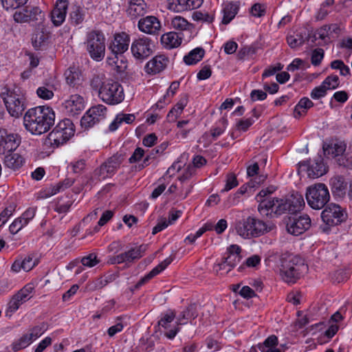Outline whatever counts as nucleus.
Listing matches in <instances>:
<instances>
[{
	"label": "nucleus",
	"instance_id": "nucleus-1",
	"mask_svg": "<svg viewBox=\"0 0 352 352\" xmlns=\"http://www.w3.org/2000/svg\"><path fill=\"white\" fill-rule=\"evenodd\" d=\"M55 113L48 106H38L28 109L23 116V124L33 135H41L54 125Z\"/></svg>",
	"mask_w": 352,
	"mask_h": 352
},
{
	"label": "nucleus",
	"instance_id": "nucleus-2",
	"mask_svg": "<svg viewBox=\"0 0 352 352\" xmlns=\"http://www.w3.org/2000/svg\"><path fill=\"white\" fill-rule=\"evenodd\" d=\"M91 85L98 91L99 98L107 104H117L124 98L122 87L118 82L107 78L102 74L95 75L91 79Z\"/></svg>",
	"mask_w": 352,
	"mask_h": 352
},
{
	"label": "nucleus",
	"instance_id": "nucleus-3",
	"mask_svg": "<svg viewBox=\"0 0 352 352\" xmlns=\"http://www.w3.org/2000/svg\"><path fill=\"white\" fill-rule=\"evenodd\" d=\"M274 223H267L254 217L249 216L236 223V233L243 239L258 237L273 230Z\"/></svg>",
	"mask_w": 352,
	"mask_h": 352
},
{
	"label": "nucleus",
	"instance_id": "nucleus-4",
	"mask_svg": "<svg viewBox=\"0 0 352 352\" xmlns=\"http://www.w3.org/2000/svg\"><path fill=\"white\" fill-rule=\"evenodd\" d=\"M9 114L19 118L26 108V98L23 90L17 86L6 87L0 94Z\"/></svg>",
	"mask_w": 352,
	"mask_h": 352
},
{
	"label": "nucleus",
	"instance_id": "nucleus-5",
	"mask_svg": "<svg viewBox=\"0 0 352 352\" xmlns=\"http://www.w3.org/2000/svg\"><path fill=\"white\" fill-rule=\"evenodd\" d=\"M90 57L96 61H101L105 56V37L100 30L87 32L85 42Z\"/></svg>",
	"mask_w": 352,
	"mask_h": 352
},
{
	"label": "nucleus",
	"instance_id": "nucleus-6",
	"mask_svg": "<svg viewBox=\"0 0 352 352\" xmlns=\"http://www.w3.org/2000/svg\"><path fill=\"white\" fill-rule=\"evenodd\" d=\"M305 266L300 257L289 255L281 261L280 276L287 283H294L300 278V271Z\"/></svg>",
	"mask_w": 352,
	"mask_h": 352
},
{
	"label": "nucleus",
	"instance_id": "nucleus-7",
	"mask_svg": "<svg viewBox=\"0 0 352 352\" xmlns=\"http://www.w3.org/2000/svg\"><path fill=\"white\" fill-rule=\"evenodd\" d=\"M306 199L311 208L314 210L323 208L330 199L327 186L322 183L309 186L306 191Z\"/></svg>",
	"mask_w": 352,
	"mask_h": 352
},
{
	"label": "nucleus",
	"instance_id": "nucleus-8",
	"mask_svg": "<svg viewBox=\"0 0 352 352\" xmlns=\"http://www.w3.org/2000/svg\"><path fill=\"white\" fill-rule=\"evenodd\" d=\"M75 133L73 122L69 119L60 121L48 135V142L50 144L58 146L63 144L71 138Z\"/></svg>",
	"mask_w": 352,
	"mask_h": 352
},
{
	"label": "nucleus",
	"instance_id": "nucleus-9",
	"mask_svg": "<svg viewBox=\"0 0 352 352\" xmlns=\"http://www.w3.org/2000/svg\"><path fill=\"white\" fill-rule=\"evenodd\" d=\"M154 41L148 37L142 36L135 39L131 45L133 56L138 60L143 61L153 54Z\"/></svg>",
	"mask_w": 352,
	"mask_h": 352
},
{
	"label": "nucleus",
	"instance_id": "nucleus-10",
	"mask_svg": "<svg viewBox=\"0 0 352 352\" xmlns=\"http://www.w3.org/2000/svg\"><path fill=\"white\" fill-rule=\"evenodd\" d=\"M321 218L326 225L335 226L344 221L347 218V214L340 206L331 203L322 212Z\"/></svg>",
	"mask_w": 352,
	"mask_h": 352
},
{
	"label": "nucleus",
	"instance_id": "nucleus-11",
	"mask_svg": "<svg viewBox=\"0 0 352 352\" xmlns=\"http://www.w3.org/2000/svg\"><path fill=\"white\" fill-rule=\"evenodd\" d=\"M107 107L102 104L91 107L80 120L82 126L89 128L104 120L107 116Z\"/></svg>",
	"mask_w": 352,
	"mask_h": 352
},
{
	"label": "nucleus",
	"instance_id": "nucleus-12",
	"mask_svg": "<svg viewBox=\"0 0 352 352\" xmlns=\"http://www.w3.org/2000/svg\"><path fill=\"white\" fill-rule=\"evenodd\" d=\"M146 250V245H140L131 248L128 251L113 256L109 258L111 264H121L123 263H132L143 256Z\"/></svg>",
	"mask_w": 352,
	"mask_h": 352
},
{
	"label": "nucleus",
	"instance_id": "nucleus-13",
	"mask_svg": "<svg viewBox=\"0 0 352 352\" xmlns=\"http://www.w3.org/2000/svg\"><path fill=\"white\" fill-rule=\"evenodd\" d=\"M311 226V219L307 214L289 217L286 223L288 233L299 236L307 230Z\"/></svg>",
	"mask_w": 352,
	"mask_h": 352
},
{
	"label": "nucleus",
	"instance_id": "nucleus-14",
	"mask_svg": "<svg viewBox=\"0 0 352 352\" xmlns=\"http://www.w3.org/2000/svg\"><path fill=\"white\" fill-rule=\"evenodd\" d=\"M258 201L260 202L258 210L261 215L272 217L273 214H281L280 199L266 197L263 199H258Z\"/></svg>",
	"mask_w": 352,
	"mask_h": 352
},
{
	"label": "nucleus",
	"instance_id": "nucleus-15",
	"mask_svg": "<svg viewBox=\"0 0 352 352\" xmlns=\"http://www.w3.org/2000/svg\"><path fill=\"white\" fill-rule=\"evenodd\" d=\"M197 306L195 304L190 305L186 310L182 311L177 318V325L168 330L165 336L169 339H173L179 330V325L185 324L186 320L195 319L197 317Z\"/></svg>",
	"mask_w": 352,
	"mask_h": 352
},
{
	"label": "nucleus",
	"instance_id": "nucleus-16",
	"mask_svg": "<svg viewBox=\"0 0 352 352\" xmlns=\"http://www.w3.org/2000/svg\"><path fill=\"white\" fill-rule=\"evenodd\" d=\"M281 214L285 212L295 213L300 211L305 205L302 195L299 194L291 195L290 196L280 199Z\"/></svg>",
	"mask_w": 352,
	"mask_h": 352
},
{
	"label": "nucleus",
	"instance_id": "nucleus-17",
	"mask_svg": "<svg viewBox=\"0 0 352 352\" xmlns=\"http://www.w3.org/2000/svg\"><path fill=\"white\" fill-rule=\"evenodd\" d=\"M299 164L300 167H306L307 175L311 178L321 177L327 171L321 156H317L312 162L304 161L300 162Z\"/></svg>",
	"mask_w": 352,
	"mask_h": 352
},
{
	"label": "nucleus",
	"instance_id": "nucleus-18",
	"mask_svg": "<svg viewBox=\"0 0 352 352\" xmlns=\"http://www.w3.org/2000/svg\"><path fill=\"white\" fill-rule=\"evenodd\" d=\"M170 63V59L166 54H160L155 56L148 61L144 67L145 72L155 75L164 71Z\"/></svg>",
	"mask_w": 352,
	"mask_h": 352
},
{
	"label": "nucleus",
	"instance_id": "nucleus-19",
	"mask_svg": "<svg viewBox=\"0 0 352 352\" xmlns=\"http://www.w3.org/2000/svg\"><path fill=\"white\" fill-rule=\"evenodd\" d=\"M121 163L122 160L120 156L114 155L109 158L107 162L100 166L99 170H97L99 179H104L113 175L120 167Z\"/></svg>",
	"mask_w": 352,
	"mask_h": 352
},
{
	"label": "nucleus",
	"instance_id": "nucleus-20",
	"mask_svg": "<svg viewBox=\"0 0 352 352\" xmlns=\"http://www.w3.org/2000/svg\"><path fill=\"white\" fill-rule=\"evenodd\" d=\"M139 30L148 34H157L161 29L160 20L154 16H147L140 19L138 24Z\"/></svg>",
	"mask_w": 352,
	"mask_h": 352
},
{
	"label": "nucleus",
	"instance_id": "nucleus-21",
	"mask_svg": "<svg viewBox=\"0 0 352 352\" xmlns=\"http://www.w3.org/2000/svg\"><path fill=\"white\" fill-rule=\"evenodd\" d=\"M129 42L130 37L126 33L116 34L109 46V49L116 56L122 54L129 49Z\"/></svg>",
	"mask_w": 352,
	"mask_h": 352
},
{
	"label": "nucleus",
	"instance_id": "nucleus-22",
	"mask_svg": "<svg viewBox=\"0 0 352 352\" xmlns=\"http://www.w3.org/2000/svg\"><path fill=\"white\" fill-rule=\"evenodd\" d=\"M195 174V169L194 168L193 166H191V164H188L187 167L184 169L182 175L178 177L181 188L179 197L182 199H185L191 191L192 186L188 181Z\"/></svg>",
	"mask_w": 352,
	"mask_h": 352
},
{
	"label": "nucleus",
	"instance_id": "nucleus-23",
	"mask_svg": "<svg viewBox=\"0 0 352 352\" xmlns=\"http://www.w3.org/2000/svg\"><path fill=\"white\" fill-rule=\"evenodd\" d=\"M67 112L72 116L80 113L85 109V102L82 96L74 94L65 100L63 104Z\"/></svg>",
	"mask_w": 352,
	"mask_h": 352
},
{
	"label": "nucleus",
	"instance_id": "nucleus-24",
	"mask_svg": "<svg viewBox=\"0 0 352 352\" xmlns=\"http://www.w3.org/2000/svg\"><path fill=\"white\" fill-rule=\"evenodd\" d=\"M68 8L67 0L58 1L51 12V21L52 23L58 27L65 21Z\"/></svg>",
	"mask_w": 352,
	"mask_h": 352
},
{
	"label": "nucleus",
	"instance_id": "nucleus-25",
	"mask_svg": "<svg viewBox=\"0 0 352 352\" xmlns=\"http://www.w3.org/2000/svg\"><path fill=\"white\" fill-rule=\"evenodd\" d=\"M146 11L147 6L144 0H131L126 9V13L131 19L142 16Z\"/></svg>",
	"mask_w": 352,
	"mask_h": 352
},
{
	"label": "nucleus",
	"instance_id": "nucleus-26",
	"mask_svg": "<svg viewBox=\"0 0 352 352\" xmlns=\"http://www.w3.org/2000/svg\"><path fill=\"white\" fill-rule=\"evenodd\" d=\"M241 248L237 245H232L228 248V256L225 258L226 262L228 264V270L227 272H230L232 268L238 264L241 259Z\"/></svg>",
	"mask_w": 352,
	"mask_h": 352
},
{
	"label": "nucleus",
	"instance_id": "nucleus-27",
	"mask_svg": "<svg viewBox=\"0 0 352 352\" xmlns=\"http://www.w3.org/2000/svg\"><path fill=\"white\" fill-rule=\"evenodd\" d=\"M161 43L164 47L173 49L181 45L182 38L175 32H169L162 36Z\"/></svg>",
	"mask_w": 352,
	"mask_h": 352
},
{
	"label": "nucleus",
	"instance_id": "nucleus-28",
	"mask_svg": "<svg viewBox=\"0 0 352 352\" xmlns=\"http://www.w3.org/2000/svg\"><path fill=\"white\" fill-rule=\"evenodd\" d=\"M21 138L17 134L7 133L4 135L3 143H1V148L8 153L14 151L20 144Z\"/></svg>",
	"mask_w": 352,
	"mask_h": 352
},
{
	"label": "nucleus",
	"instance_id": "nucleus-29",
	"mask_svg": "<svg viewBox=\"0 0 352 352\" xmlns=\"http://www.w3.org/2000/svg\"><path fill=\"white\" fill-rule=\"evenodd\" d=\"M3 162L6 167L16 170L23 166L24 163V158L19 153H8L5 155Z\"/></svg>",
	"mask_w": 352,
	"mask_h": 352
},
{
	"label": "nucleus",
	"instance_id": "nucleus-30",
	"mask_svg": "<svg viewBox=\"0 0 352 352\" xmlns=\"http://www.w3.org/2000/svg\"><path fill=\"white\" fill-rule=\"evenodd\" d=\"M171 29L178 32L190 31L192 28V25L186 19L180 16H175L170 19L169 23Z\"/></svg>",
	"mask_w": 352,
	"mask_h": 352
},
{
	"label": "nucleus",
	"instance_id": "nucleus-31",
	"mask_svg": "<svg viewBox=\"0 0 352 352\" xmlns=\"http://www.w3.org/2000/svg\"><path fill=\"white\" fill-rule=\"evenodd\" d=\"M346 145L344 142H337L323 147L324 153L333 157L342 155L346 151Z\"/></svg>",
	"mask_w": 352,
	"mask_h": 352
},
{
	"label": "nucleus",
	"instance_id": "nucleus-32",
	"mask_svg": "<svg viewBox=\"0 0 352 352\" xmlns=\"http://www.w3.org/2000/svg\"><path fill=\"white\" fill-rule=\"evenodd\" d=\"M205 51L202 47H196L184 57V62L188 65H195L204 57Z\"/></svg>",
	"mask_w": 352,
	"mask_h": 352
},
{
	"label": "nucleus",
	"instance_id": "nucleus-33",
	"mask_svg": "<svg viewBox=\"0 0 352 352\" xmlns=\"http://www.w3.org/2000/svg\"><path fill=\"white\" fill-rule=\"evenodd\" d=\"M314 106L313 102L308 98H302L294 108V117L299 118L307 113L309 109Z\"/></svg>",
	"mask_w": 352,
	"mask_h": 352
},
{
	"label": "nucleus",
	"instance_id": "nucleus-34",
	"mask_svg": "<svg viewBox=\"0 0 352 352\" xmlns=\"http://www.w3.org/2000/svg\"><path fill=\"white\" fill-rule=\"evenodd\" d=\"M135 119L134 114L119 113L116 116L115 120L110 124L109 130L116 131L122 122L131 124Z\"/></svg>",
	"mask_w": 352,
	"mask_h": 352
},
{
	"label": "nucleus",
	"instance_id": "nucleus-35",
	"mask_svg": "<svg viewBox=\"0 0 352 352\" xmlns=\"http://www.w3.org/2000/svg\"><path fill=\"white\" fill-rule=\"evenodd\" d=\"M239 7L233 3H229L226 5L223 8V16L222 23L223 24H228L236 16L238 12Z\"/></svg>",
	"mask_w": 352,
	"mask_h": 352
},
{
	"label": "nucleus",
	"instance_id": "nucleus-36",
	"mask_svg": "<svg viewBox=\"0 0 352 352\" xmlns=\"http://www.w3.org/2000/svg\"><path fill=\"white\" fill-rule=\"evenodd\" d=\"M187 104L188 99L186 97L181 98L179 101L175 105V107H173L169 111L167 118L172 119L173 120H176L181 115Z\"/></svg>",
	"mask_w": 352,
	"mask_h": 352
},
{
	"label": "nucleus",
	"instance_id": "nucleus-37",
	"mask_svg": "<svg viewBox=\"0 0 352 352\" xmlns=\"http://www.w3.org/2000/svg\"><path fill=\"white\" fill-rule=\"evenodd\" d=\"M55 89L54 85L45 84L36 89V94L41 99L50 100L54 96V91Z\"/></svg>",
	"mask_w": 352,
	"mask_h": 352
},
{
	"label": "nucleus",
	"instance_id": "nucleus-38",
	"mask_svg": "<svg viewBox=\"0 0 352 352\" xmlns=\"http://www.w3.org/2000/svg\"><path fill=\"white\" fill-rule=\"evenodd\" d=\"M179 87V82L177 81L173 82L169 88L167 89V91L166 94L164 96L163 98L160 99L156 104L157 107L162 108L163 107V103H168L169 102V100H168V98L173 97L174 94H175L176 91L178 89Z\"/></svg>",
	"mask_w": 352,
	"mask_h": 352
},
{
	"label": "nucleus",
	"instance_id": "nucleus-39",
	"mask_svg": "<svg viewBox=\"0 0 352 352\" xmlns=\"http://www.w3.org/2000/svg\"><path fill=\"white\" fill-rule=\"evenodd\" d=\"M287 41L289 47L294 49L301 46L305 42V38L302 33L293 32L287 36Z\"/></svg>",
	"mask_w": 352,
	"mask_h": 352
},
{
	"label": "nucleus",
	"instance_id": "nucleus-40",
	"mask_svg": "<svg viewBox=\"0 0 352 352\" xmlns=\"http://www.w3.org/2000/svg\"><path fill=\"white\" fill-rule=\"evenodd\" d=\"M66 82L68 85L74 86L76 85L80 77V72L75 67H71L65 72Z\"/></svg>",
	"mask_w": 352,
	"mask_h": 352
},
{
	"label": "nucleus",
	"instance_id": "nucleus-41",
	"mask_svg": "<svg viewBox=\"0 0 352 352\" xmlns=\"http://www.w3.org/2000/svg\"><path fill=\"white\" fill-rule=\"evenodd\" d=\"M48 38V35L43 31H38L33 36L32 45L36 50H40L45 45Z\"/></svg>",
	"mask_w": 352,
	"mask_h": 352
},
{
	"label": "nucleus",
	"instance_id": "nucleus-42",
	"mask_svg": "<svg viewBox=\"0 0 352 352\" xmlns=\"http://www.w3.org/2000/svg\"><path fill=\"white\" fill-rule=\"evenodd\" d=\"M33 289V286L30 284H28L14 294V296L24 303L31 298Z\"/></svg>",
	"mask_w": 352,
	"mask_h": 352
},
{
	"label": "nucleus",
	"instance_id": "nucleus-43",
	"mask_svg": "<svg viewBox=\"0 0 352 352\" xmlns=\"http://www.w3.org/2000/svg\"><path fill=\"white\" fill-rule=\"evenodd\" d=\"M113 216V212L111 210H106L104 211L100 220L98 222V226H96L94 228L93 231L87 230V234H93L99 231V227L103 226L105 225Z\"/></svg>",
	"mask_w": 352,
	"mask_h": 352
},
{
	"label": "nucleus",
	"instance_id": "nucleus-44",
	"mask_svg": "<svg viewBox=\"0 0 352 352\" xmlns=\"http://www.w3.org/2000/svg\"><path fill=\"white\" fill-rule=\"evenodd\" d=\"M194 21L212 23L214 20V13L203 11H195L192 16Z\"/></svg>",
	"mask_w": 352,
	"mask_h": 352
},
{
	"label": "nucleus",
	"instance_id": "nucleus-45",
	"mask_svg": "<svg viewBox=\"0 0 352 352\" xmlns=\"http://www.w3.org/2000/svg\"><path fill=\"white\" fill-rule=\"evenodd\" d=\"M168 8L170 10L177 12L190 10V6H188V0H173L172 2L169 3Z\"/></svg>",
	"mask_w": 352,
	"mask_h": 352
},
{
	"label": "nucleus",
	"instance_id": "nucleus-46",
	"mask_svg": "<svg viewBox=\"0 0 352 352\" xmlns=\"http://www.w3.org/2000/svg\"><path fill=\"white\" fill-rule=\"evenodd\" d=\"M175 318V313L173 310H168L162 315L161 319L158 322V324L164 329L170 327V324Z\"/></svg>",
	"mask_w": 352,
	"mask_h": 352
},
{
	"label": "nucleus",
	"instance_id": "nucleus-47",
	"mask_svg": "<svg viewBox=\"0 0 352 352\" xmlns=\"http://www.w3.org/2000/svg\"><path fill=\"white\" fill-rule=\"evenodd\" d=\"M22 304H23V302L20 301V300L14 295L8 303L6 311V316L11 317L12 315L19 309Z\"/></svg>",
	"mask_w": 352,
	"mask_h": 352
},
{
	"label": "nucleus",
	"instance_id": "nucleus-48",
	"mask_svg": "<svg viewBox=\"0 0 352 352\" xmlns=\"http://www.w3.org/2000/svg\"><path fill=\"white\" fill-rule=\"evenodd\" d=\"M28 22L36 21L42 19V12L38 7H27Z\"/></svg>",
	"mask_w": 352,
	"mask_h": 352
},
{
	"label": "nucleus",
	"instance_id": "nucleus-49",
	"mask_svg": "<svg viewBox=\"0 0 352 352\" xmlns=\"http://www.w3.org/2000/svg\"><path fill=\"white\" fill-rule=\"evenodd\" d=\"M3 7L6 10H14L24 6L28 0H1Z\"/></svg>",
	"mask_w": 352,
	"mask_h": 352
},
{
	"label": "nucleus",
	"instance_id": "nucleus-50",
	"mask_svg": "<svg viewBox=\"0 0 352 352\" xmlns=\"http://www.w3.org/2000/svg\"><path fill=\"white\" fill-rule=\"evenodd\" d=\"M30 340L28 338L26 335H23L19 340H16L12 344V349L14 351H18L22 349L26 348L30 344Z\"/></svg>",
	"mask_w": 352,
	"mask_h": 352
},
{
	"label": "nucleus",
	"instance_id": "nucleus-51",
	"mask_svg": "<svg viewBox=\"0 0 352 352\" xmlns=\"http://www.w3.org/2000/svg\"><path fill=\"white\" fill-rule=\"evenodd\" d=\"M28 223L21 217L16 219L10 226V232L12 234H16Z\"/></svg>",
	"mask_w": 352,
	"mask_h": 352
},
{
	"label": "nucleus",
	"instance_id": "nucleus-52",
	"mask_svg": "<svg viewBox=\"0 0 352 352\" xmlns=\"http://www.w3.org/2000/svg\"><path fill=\"white\" fill-rule=\"evenodd\" d=\"M325 86V88L329 89H334L339 85V78L336 75H331L327 77L322 82Z\"/></svg>",
	"mask_w": 352,
	"mask_h": 352
},
{
	"label": "nucleus",
	"instance_id": "nucleus-53",
	"mask_svg": "<svg viewBox=\"0 0 352 352\" xmlns=\"http://www.w3.org/2000/svg\"><path fill=\"white\" fill-rule=\"evenodd\" d=\"M15 210V206L13 205H10L6 207L1 213H0V227L3 226L9 217L12 215L14 211Z\"/></svg>",
	"mask_w": 352,
	"mask_h": 352
},
{
	"label": "nucleus",
	"instance_id": "nucleus-54",
	"mask_svg": "<svg viewBox=\"0 0 352 352\" xmlns=\"http://www.w3.org/2000/svg\"><path fill=\"white\" fill-rule=\"evenodd\" d=\"M254 122L252 118L240 119L236 124V128L238 131H246Z\"/></svg>",
	"mask_w": 352,
	"mask_h": 352
},
{
	"label": "nucleus",
	"instance_id": "nucleus-55",
	"mask_svg": "<svg viewBox=\"0 0 352 352\" xmlns=\"http://www.w3.org/2000/svg\"><path fill=\"white\" fill-rule=\"evenodd\" d=\"M324 50L321 48L313 50L311 58L312 65L315 66L320 65L324 58Z\"/></svg>",
	"mask_w": 352,
	"mask_h": 352
},
{
	"label": "nucleus",
	"instance_id": "nucleus-56",
	"mask_svg": "<svg viewBox=\"0 0 352 352\" xmlns=\"http://www.w3.org/2000/svg\"><path fill=\"white\" fill-rule=\"evenodd\" d=\"M238 185V182L234 174L230 173L226 177V185L222 192H227Z\"/></svg>",
	"mask_w": 352,
	"mask_h": 352
},
{
	"label": "nucleus",
	"instance_id": "nucleus-57",
	"mask_svg": "<svg viewBox=\"0 0 352 352\" xmlns=\"http://www.w3.org/2000/svg\"><path fill=\"white\" fill-rule=\"evenodd\" d=\"M70 19L73 23L78 25L84 20V14L79 8H76L70 13Z\"/></svg>",
	"mask_w": 352,
	"mask_h": 352
},
{
	"label": "nucleus",
	"instance_id": "nucleus-58",
	"mask_svg": "<svg viewBox=\"0 0 352 352\" xmlns=\"http://www.w3.org/2000/svg\"><path fill=\"white\" fill-rule=\"evenodd\" d=\"M325 86L326 85L322 82L320 86L315 87L311 92V97L313 99L316 100L325 96L327 91V89L325 88Z\"/></svg>",
	"mask_w": 352,
	"mask_h": 352
},
{
	"label": "nucleus",
	"instance_id": "nucleus-59",
	"mask_svg": "<svg viewBox=\"0 0 352 352\" xmlns=\"http://www.w3.org/2000/svg\"><path fill=\"white\" fill-rule=\"evenodd\" d=\"M27 12V7L16 11L13 15L14 20L17 23H28V16Z\"/></svg>",
	"mask_w": 352,
	"mask_h": 352
},
{
	"label": "nucleus",
	"instance_id": "nucleus-60",
	"mask_svg": "<svg viewBox=\"0 0 352 352\" xmlns=\"http://www.w3.org/2000/svg\"><path fill=\"white\" fill-rule=\"evenodd\" d=\"M81 263L84 266L92 267L97 265L99 263V261L97 259L96 255L94 254H90L87 256H84L81 259Z\"/></svg>",
	"mask_w": 352,
	"mask_h": 352
},
{
	"label": "nucleus",
	"instance_id": "nucleus-61",
	"mask_svg": "<svg viewBox=\"0 0 352 352\" xmlns=\"http://www.w3.org/2000/svg\"><path fill=\"white\" fill-rule=\"evenodd\" d=\"M175 255L171 254L169 257L162 261L158 265L154 267L153 270L155 272L156 274H158L162 271L165 270L175 259Z\"/></svg>",
	"mask_w": 352,
	"mask_h": 352
},
{
	"label": "nucleus",
	"instance_id": "nucleus-62",
	"mask_svg": "<svg viewBox=\"0 0 352 352\" xmlns=\"http://www.w3.org/2000/svg\"><path fill=\"white\" fill-rule=\"evenodd\" d=\"M70 166L74 173H80L85 169L86 162L85 160L80 159L76 162H72Z\"/></svg>",
	"mask_w": 352,
	"mask_h": 352
},
{
	"label": "nucleus",
	"instance_id": "nucleus-63",
	"mask_svg": "<svg viewBox=\"0 0 352 352\" xmlns=\"http://www.w3.org/2000/svg\"><path fill=\"white\" fill-rule=\"evenodd\" d=\"M250 12L254 16L261 17L265 13V6L261 3H255L252 6Z\"/></svg>",
	"mask_w": 352,
	"mask_h": 352
},
{
	"label": "nucleus",
	"instance_id": "nucleus-64",
	"mask_svg": "<svg viewBox=\"0 0 352 352\" xmlns=\"http://www.w3.org/2000/svg\"><path fill=\"white\" fill-rule=\"evenodd\" d=\"M255 53V50L251 47H243L237 53L239 59H244L246 56H252Z\"/></svg>",
	"mask_w": 352,
	"mask_h": 352
}]
</instances>
